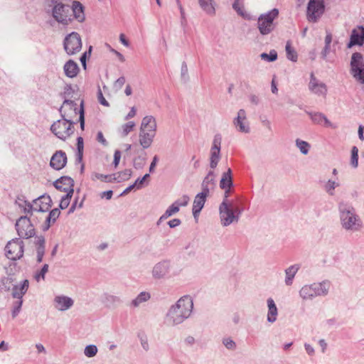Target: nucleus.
<instances>
[{"instance_id": "1", "label": "nucleus", "mask_w": 364, "mask_h": 364, "mask_svg": "<svg viewBox=\"0 0 364 364\" xmlns=\"http://www.w3.org/2000/svg\"><path fill=\"white\" fill-rule=\"evenodd\" d=\"M193 302L189 296L180 299L176 306L169 310L167 314V321L170 324H178L188 318L192 311Z\"/></svg>"}, {"instance_id": "2", "label": "nucleus", "mask_w": 364, "mask_h": 364, "mask_svg": "<svg viewBox=\"0 0 364 364\" xmlns=\"http://www.w3.org/2000/svg\"><path fill=\"white\" fill-rule=\"evenodd\" d=\"M60 112L63 117L62 119H68L70 122H73L79 115L80 127L82 129H84L85 119L82 102L78 105L72 100H65L60 109Z\"/></svg>"}, {"instance_id": "3", "label": "nucleus", "mask_w": 364, "mask_h": 364, "mask_svg": "<svg viewBox=\"0 0 364 364\" xmlns=\"http://www.w3.org/2000/svg\"><path fill=\"white\" fill-rule=\"evenodd\" d=\"M278 9H274L259 17L257 27L261 34L267 35L273 31L274 28V20L278 17Z\"/></svg>"}, {"instance_id": "4", "label": "nucleus", "mask_w": 364, "mask_h": 364, "mask_svg": "<svg viewBox=\"0 0 364 364\" xmlns=\"http://www.w3.org/2000/svg\"><path fill=\"white\" fill-rule=\"evenodd\" d=\"M50 129L58 138L65 140L74 132L73 122L68 119H60L52 124Z\"/></svg>"}, {"instance_id": "5", "label": "nucleus", "mask_w": 364, "mask_h": 364, "mask_svg": "<svg viewBox=\"0 0 364 364\" xmlns=\"http://www.w3.org/2000/svg\"><path fill=\"white\" fill-rule=\"evenodd\" d=\"M350 73L356 81L364 84V60L363 55L359 53L352 55Z\"/></svg>"}, {"instance_id": "6", "label": "nucleus", "mask_w": 364, "mask_h": 364, "mask_svg": "<svg viewBox=\"0 0 364 364\" xmlns=\"http://www.w3.org/2000/svg\"><path fill=\"white\" fill-rule=\"evenodd\" d=\"M64 49L67 54L73 55L78 53L82 49V40L76 32L68 34L64 40Z\"/></svg>"}, {"instance_id": "7", "label": "nucleus", "mask_w": 364, "mask_h": 364, "mask_svg": "<svg viewBox=\"0 0 364 364\" xmlns=\"http://www.w3.org/2000/svg\"><path fill=\"white\" fill-rule=\"evenodd\" d=\"M16 230L19 237L22 238H30L36 233L34 225L28 216H22L17 220Z\"/></svg>"}, {"instance_id": "8", "label": "nucleus", "mask_w": 364, "mask_h": 364, "mask_svg": "<svg viewBox=\"0 0 364 364\" xmlns=\"http://www.w3.org/2000/svg\"><path fill=\"white\" fill-rule=\"evenodd\" d=\"M53 16L59 23L68 24L71 20V9L68 5L56 4L53 9Z\"/></svg>"}, {"instance_id": "9", "label": "nucleus", "mask_w": 364, "mask_h": 364, "mask_svg": "<svg viewBox=\"0 0 364 364\" xmlns=\"http://www.w3.org/2000/svg\"><path fill=\"white\" fill-rule=\"evenodd\" d=\"M6 255L11 260L20 259L23 254V244L21 240H13L6 246Z\"/></svg>"}, {"instance_id": "10", "label": "nucleus", "mask_w": 364, "mask_h": 364, "mask_svg": "<svg viewBox=\"0 0 364 364\" xmlns=\"http://www.w3.org/2000/svg\"><path fill=\"white\" fill-rule=\"evenodd\" d=\"M29 287V282L27 279L23 281L19 285H15L12 289V296L14 298L18 299V301L16 302V306L13 311V317H15L19 312L22 305V297L26 293Z\"/></svg>"}, {"instance_id": "11", "label": "nucleus", "mask_w": 364, "mask_h": 364, "mask_svg": "<svg viewBox=\"0 0 364 364\" xmlns=\"http://www.w3.org/2000/svg\"><path fill=\"white\" fill-rule=\"evenodd\" d=\"M324 5L323 0H310L307 9V16L309 21H316L323 13Z\"/></svg>"}, {"instance_id": "12", "label": "nucleus", "mask_w": 364, "mask_h": 364, "mask_svg": "<svg viewBox=\"0 0 364 364\" xmlns=\"http://www.w3.org/2000/svg\"><path fill=\"white\" fill-rule=\"evenodd\" d=\"M52 200L50 196H43L33 200L31 206V216L33 212H47L51 208Z\"/></svg>"}, {"instance_id": "13", "label": "nucleus", "mask_w": 364, "mask_h": 364, "mask_svg": "<svg viewBox=\"0 0 364 364\" xmlns=\"http://www.w3.org/2000/svg\"><path fill=\"white\" fill-rule=\"evenodd\" d=\"M340 209L341 210V218L343 227L346 229H357L359 223L354 213L350 210H342L341 206H340Z\"/></svg>"}, {"instance_id": "14", "label": "nucleus", "mask_w": 364, "mask_h": 364, "mask_svg": "<svg viewBox=\"0 0 364 364\" xmlns=\"http://www.w3.org/2000/svg\"><path fill=\"white\" fill-rule=\"evenodd\" d=\"M54 185L58 190L65 192L68 196L73 194L74 182L70 177H61L55 182Z\"/></svg>"}, {"instance_id": "15", "label": "nucleus", "mask_w": 364, "mask_h": 364, "mask_svg": "<svg viewBox=\"0 0 364 364\" xmlns=\"http://www.w3.org/2000/svg\"><path fill=\"white\" fill-rule=\"evenodd\" d=\"M209 193V189L208 188H203V191L195 197L193 204V214L195 218L197 217L198 213L200 212L205 203L206 197Z\"/></svg>"}, {"instance_id": "16", "label": "nucleus", "mask_w": 364, "mask_h": 364, "mask_svg": "<svg viewBox=\"0 0 364 364\" xmlns=\"http://www.w3.org/2000/svg\"><path fill=\"white\" fill-rule=\"evenodd\" d=\"M67 163V156L63 151H57L51 157L50 165L55 170H60Z\"/></svg>"}, {"instance_id": "17", "label": "nucleus", "mask_w": 364, "mask_h": 364, "mask_svg": "<svg viewBox=\"0 0 364 364\" xmlns=\"http://www.w3.org/2000/svg\"><path fill=\"white\" fill-rule=\"evenodd\" d=\"M220 144L221 139L220 137L215 136L213 146L210 150V167L212 168H215L220 159Z\"/></svg>"}, {"instance_id": "18", "label": "nucleus", "mask_w": 364, "mask_h": 364, "mask_svg": "<svg viewBox=\"0 0 364 364\" xmlns=\"http://www.w3.org/2000/svg\"><path fill=\"white\" fill-rule=\"evenodd\" d=\"M309 88L313 93L318 95L326 96L327 92L326 85L323 82H319L313 73L311 74Z\"/></svg>"}, {"instance_id": "19", "label": "nucleus", "mask_w": 364, "mask_h": 364, "mask_svg": "<svg viewBox=\"0 0 364 364\" xmlns=\"http://www.w3.org/2000/svg\"><path fill=\"white\" fill-rule=\"evenodd\" d=\"M220 213L223 225H228L233 222L235 218L234 214L232 210L228 208L225 200H224L220 205Z\"/></svg>"}, {"instance_id": "20", "label": "nucleus", "mask_w": 364, "mask_h": 364, "mask_svg": "<svg viewBox=\"0 0 364 364\" xmlns=\"http://www.w3.org/2000/svg\"><path fill=\"white\" fill-rule=\"evenodd\" d=\"M156 119L153 116L149 115L142 119L140 131L156 134Z\"/></svg>"}, {"instance_id": "21", "label": "nucleus", "mask_w": 364, "mask_h": 364, "mask_svg": "<svg viewBox=\"0 0 364 364\" xmlns=\"http://www.w3.org/2000/svg\"><path fill=\"white\" fill-rule=\"evenodd\" d=\"M236 127H239V131L241 132H249V126L247 122L246 113L244 109H240L237 113V117L234 121Z\"/></svg>"}, {"instance_id": "22", "label": "nucleus", "mask_w": 364, "mask_h": 364, "mask_svg": "<svg viewBox=\"0 0 364 364\" xmlns=\"http://www.w3.org/2000/svg\"><path fill=\"white\" fill-rule=\"evenodd\" d=\"M308 114L314 124H321L326 127L336 128V126H334L322 113L309 112Z\"/></svg>"}, {"instance_id": "23", "label": "nucleus", "mask_w": 364, "mask_h": 364, "mask_svg": "<svg viewBox=\"0 0 364 364\" xmlns=\"http://www.w3.org/2000/svg\"><path fill=\"white\" fill-rule=\"evenodd\" d=\"M63 70L65 75L70 78L76 77L80 71L77 63L73 60H69L65 63Z\"/></svg>"}, {"instance_id": "24", "label": "nucleus", "mask_w": 364, "mask_h": 364, "mask_svg": "<svg viewBox=\"0 0 364 364\" xmlns=\"http://www.w3.org/2000/svg\"><path fill=\"white\" fill-rule=\"evenodd\" d=\"M364 41V29L359 28L353 31L348 46L362 45Z\"/></svg>"}, {"instance_id": "25", "label": "nucleus", "mask_w": 364, "mask_h": 364, "mask_svg": "<svg viewBox=\"0 0 364 364\" xmlns=\"http://www.w3.org/2000/svg\"><path fill=\"white\" fill-rule=\"evenodd\" d=\"M156 134L145 132H139V144L144 149L149 148L154 140Z\"/></svg>"}, {"instance_id": "26", "label": "nucleus", "mask_w": 364, "mask_h": 364, "mask_svg": "<svg viewBox=\"0 0 364 364\" xmlns=\"http://www.w3.org/2000/svg\"><path fill=\"white\" fill-rule=\"evenodd\" d=\"M202 10L208 15L213 16L215 14V4L213 0H198Z\"/></svg>"}, {"instance_id": "27", "label": "nucleus", "mask_w": 364, "mask_h": 364, "mask_svg": "<svg viewBox=\"0 0 364 364\" xmlns=\"http://www.w3.org/2000/svg\"><path fill=\"white\" fill-rule=\"evenodd\" d=\"M71 11L74 17L80 22L85 19L84 11L82 5L77 1H73Z\"/></svg>"}, {"instance_id": "28", "label": "nucleus", "mask_w": 364, "mask_h": 364, "mask_svg": "<svg viewBox=\"0 0 364 364\" xmlns=\"http://www.w3.org/2000/svg\"><path fill=\"white\" fill-rule=\"evenodd\" d=\"M57 308L60 311L69 309L73 304V300L67 296H57L55 299Z\"/></svg>"}, {"instance_id": "29", "label": "nucleus", "mask_w": 364, "mask_h": 364, "mask_svg": "<svg viewBox=\"0 0 364 364\" xmlns=\"http://www.w3.org/2000/svg\"><path fill=\"white\" fill-rule=\"evenodd\" d=\"M132 173V170L129 168L115 173L112 174V183H121L123 181H128L130 178Z\"/></svg>"}, {"instance_id": "30", "label": "nucleus", "mask_w": 364, "mask_h": 364, "mask_svg": "<svg viewBox=\"0 0 364 364\" xmlns=\"http://www.w3.org/2000/svg\"><path fill=\"white\" fill-rule=\"evenodd\" d=\"M267 304L269 308L267 320L269 322L272 323L277 319V309L272 299H269L267 300Z\"/></svg>"}, {"instance_id": "31", "label": "nucleus", "mask_w": 364, "mask_h": 364, "mask_svg": "<svg viewBox=\"0 0 364 364\" xmlns=\"http://www.w3.org/2000/svg\"><path fill=\"white\" fill-rule=\"evenodd\" d=\"M300 295L305 299H311L317 296L314 284L312 285H306L303 287L300 290Z\"/></svg>"}, {"instance_id": "32", "label": "nucleus", "mask_w": 364, "mask_h": 364, "mask_svg": "<svg viewBox=\"0 0 364 364\" xmlns=\"http://www.w3.org/2000/svg\"><path fill=\"white\" fill-rule=\"evenodd\" d=\"M232 185L231 178V169L229 168L228 171L223 173L220 180V186L223 189L230 188Z\"/></svg>"}, {"instance_id": "33", "label": "nucleus", "mask_w": 364, "mask_h": 364, "mask_svg": "<svg viewBox=\"0 0 364 364\" xmlns=\"http://www.w3.org/2000/svg\"><path fill=\"white\" fill-rule=\"evenodd\" d=\"M299 269V266L297 264L292 265L287 268L285 270L286 274V279L285 282L287 285H291L292 284V279L294 277L295 274L298 272Z\"/></svg>"}, {"instance_id": "34", "label": "nucleus", "mask_w": 364, "mask_h": 364, "mask_svg": "<svg viewBox=\"0 0 364 364\" xmlns=\"http://www.w3.org/2000/svg\"><path fill=\"white\" fill-rule=\"evenodd\" d=\"M92 180L94 181H100L105 183H112V174L105 175L99 173L92 174Z\"/></svg>"}, {"instance_id": "35", "label": "nucleus", "mask_w": 364, "mask_h": 364, "mask_svg": "<svg viewBox=\"0 0 364 364\" xmlns=\"http://www.w3.org/2000/svg\"><path fill=\"white\" fill-rule=\"evenodd\" d=\"M317 296L325 295L327 294L330 284L328 282H323L319 284H314Z\"/></svg>"}, {"instance_id": "36", "label": "nucleus", "mask_w": 364, "mask_h": 364, "mask_svg": "<svg viewBox=\"0 0 364 364\" xmlns=\"http://www.w3.org/2000/svg\"><path fill=\"white\" fill-rule=\"evenodd\" d=\"M37 242L38 244V247L37 248V261L41 262L44 255L45 240L43 237H38Z\"/></svg>"}, {"instance_id": "37", "label": "nucleus", "mask_w": 364, "mask_h": 364, "mask_svg": "<svg viewBox=\"0 0 364 364\" xmlns=\"http://www.w3.org/2000/svg\"><path fill=\"white\" fill-rule=\"evenodd\" d=\"M179 210L178 205L175 203H173L164 213V214L160 218V220H165L172 215L178 213Z\"/></svg>"}, {"instance_id": "38", "label": "nucleus", "mask_w": 364, "mask_h": 364, "mask_svg": "<svg viewBox=\"0 0 364 364\" xmlns=\"http://www.w3.org/2000/svg\"><path fill=\"white\" fill-rule=\"evenodd\" d=\"M286 52L287 58L291 61H296L297 60V54L294 48L291 46V43L288 41L286 45Z\"/></svg>"}, {"instance_id": "39", "label": "nucleus", "mask_w": 364, "mask_h": 364, "mask_svg": "<svg viewBox=\"0 0 364 364\" xmlns=\"http://www.w3.org/2000/svg\"><path fill=\"white\" fill-rule=\"evenodd\" d=\"M215 179V174L213 171H210L206 176L203 182V189L208 188L209 189V185L213 183Z\"/></svg>"}, {"instance_id": "40", "label": "nucleus", "mask_w": 364, "mask_h": 364, "mask_svg": "<svg viewBox=\"0 0 364 364\" xmlns=\"http://www.w3.org/2000/svg\"><path fill=\"white\" fill-rule=\"evenodd\" d=\"M136 124L134 122H129L122 126V134L123 136H127L129 132H131L134 128L135 127Z\"/></svg>"}, {"instance_id": "41", "label": "nucleus", "mask_w": 364, "mask_h": 364, "mask_svg": "<svg viewBox=\"0 0 364 364\" xmlns=\"http://www.w3.org/2000/svg\"><path fill=\"white\" fill-rule=\"evenodd\" d=\"M48 271V264H46L43 265V268L41 271L36 273L34 278L37 282H40L41 280H44L45 275Z\"/></svg>"}, {"instance_id": "42", "label": "nucleus", "mask_w": 364, "mask_h": 364, "mask_svg": "<svg viewBox=\"0 0 364 364\" xmlns=\"http://www.w3.org/2000/svg\"><path fill=\"white\" fill-rule=\"evenodd\" d=\"M338 186V183L329 180L325 185V190L328 194L333 196L334 194V189Z\"/></svg>"}, {"instance_id": "43", "label": "nucleus", "mask_w": 364, "mask_h": 364, "mask_svg": "<svg viewBox=\"0 0 364 364\" xmlns=\"http://www.w3.org/2000/svg\"><path fill=\"white\" fill-rule=\"evenodd\" d=\"M351 164L355 168L358 165V149L356 146H353L351 150Z\"/></svg>"}, {"instance_id": "44", "label": "nucleus", "mask_w": 364, "mask_h": 364, "mask_svg": "<svg viewBox=\"0 0 364 364\" xmlns=\"http://www.w3.org/2000/svg\"><path fill=\"white\" fill-rule=\"evenodd\" d=\"M60 214V210L58 208L53 209L49 215L46 217V220L50 223L52 221L54 223Z\"/></svg>"}, {"instance_id": "45", "label": "nucleus", "mask_w": 364, "mask_h": 364, "mask_svg": "<svg viewBox=\"0 0 364 364\" xmlns=\"http://www.w3.org/2000/svg\"><path fill=\"white\" fill-rule=\"evenodd\" d=\"M150 296L146 292H142L141 293L138 297L133 301V304L136 306L142 301H145L149 299Z\"/></svg>"}, {"instance_id": "46", "label": "nucleus", "mask_w": 364, "mask_h": 364, "mask_svg": "<svg viewBox=\"0 0 364 364\" xmlns=\"http://www.w3.org/2000/svg\"><path fill=\"white\" fill-rule=\"evenodd\" d=\"M296 145L301 153L304 154H306L308 153L309 144L307 142L297 139Z\"/></svg>"}, {"instance_id": "47", "label": "nucleus", "mask_w": 364, "mask_h": 364, "mask_svg": "<svg viewBox=\"0 0 364 364\" xmlns=\"http://www.w3.org/2000/svg\"><path fill=\"white\" fill-rule=\"evenodd\" d=\"M97 348L94 345L87 346L85 349V354L87 357H93L96 355Z\"/></svg>"}, {"instance_id": "48", "label": "nucleus", "mask_w": 364, "mask_h": 364, "mask_svg": "<svg viewBox=\"0 0 364 364\" xmlns=\"http://www.w3.org/2000/svg\"><path fill=\"white\" fill-rule=\"evenodd\" d=\"M72 196L73 195L68 196V194H65L64 196L61 197L60 203V207L61 209H65L66 208L68 207Z\"/></svg>"}, {"instance_id": "49", "label": "nucleus", "mask_w": 364, "mask_h": 364, "mask_svg": "<svg viewBox=\"0 0 364 364\" xmlns=\"http://www.w3.org/2000/svg\"><path fill=\"white\" fill-rule=\"evenodd\" d=\"M261 58L265 60L274 61L277 58V54L275 51L270 52L269 55L264 53L261 54Z\"/></svg>"}, {"instance_id": "50", "label": "nucleus", "mask_w": 364, "mask_h": 364, "mask_svg": "<svg viewBox=\"0 0 364 364\" xmlns=\"http://www.w3.org/2000/svg\"><path fill=\"white\" fill-rule=\"evenodd\" d=\"M120 159H121V152L119 150H116L114 154V161H113V164H114V168H117V166H119Z\"/></svg>"}, {"instance_id": "51", "label": "nucleus", "mask_w": 364, "mask_h": 364, "mask_svg": "<svg viewBox=\"0 0 364 364\" xmlns=\"http://www.w3.org/2000/svg\"><path fill=\"white\" fill-rule=\"evenodd\" d=\"M189 202V198L187 196H183L182 198L175 202L176 204L178 205V208L181 206H186Z\"/></svg>"}, {"instance_id": "52", "label": "nucleus", "mask_w": 364, "mask_h": 364, "mask_svg": "<svg viewBox=\"0 0 364 364\" xmlns=\"http://www.w3.org/2000/svg\"><path fill=\"white\" fill-rule=\"evenodd\" d=\"M97 99H98V101L100 102V103L105 107H108L109 106V103L108 102L105 100V98L104 97L103 95H102V90L100 89H99L98 90V92H97Z\"/></svg>"}, {"instance_id": "53", "label": "nucleus", "mask_w": 364, "mask_h": 364, "mask_svg": "<svg viewBox=\"0 0 364 364\" xmlns=\"http://www.w3.org/2000/svg\"><path fill=\"white\" fill-rule=\"evenodd\" d=\"M159 272L162 274L165 273V269L163 265L157 264L155 266L154 271H153L154 275L155 277H160V275L159 274Z\"/></svg>"}, {"instance_id": "54", "label": "nucleus", "mask_w": 364, "mask_h": 364, "mask_svg": "<svg viewBox=\"0 0 364 364\" xmlns=\"http://www.w3.org/2000/svg\"><path fill=\"white\" fill-rule=\"evenodd\" d=\"M97 141L101 143L103 145H107V142L105 139V138L104 137V135L102 134V132H99L97 134Z\"/></svg>"}, {"instance_id": "55", "label": "nucleus", "mask_w": 364, "mask_h": 364, "mask_svg": "<svg viewBox=\"0 0 364 364\" xmlns=\"http://www.w3.org/2000/svg\"><path fill=\"white\" fill-rule=\"evenodd\" d=\"M331 41H332L331 35V34L326 35V36L325 38V43H326V46H325V49H324L325 54L326 53L327 50L328 49V47L331 43Z\"/></svg>"}, {"instance_id": "56", "label": "nucleus", "mask_w": 364, "mask_h": 364, "mask_svg": "<svg viewBox=\"0 0 364 364\" xmlns=\"http://www.w3.org/2000/svg\"><path fill=\"white\" fill-rule=\"evenodd\" d=\"M223 343L229 349H232L235 346V342L230 339L224 340Z\"/></svg>"}, {"instance_id": "57", "label": "nucleus", "mask_w": 364, "mask_h": 364, "mask_svg": "<svg viewBox=\"0 0 364 364\" xmlns=\"http://www.w3.org/2000/svg\"><path fill=\"white\" fill-rule=\"evenodd\" d=\"M181 223V220L179 219H173L168 222V225L170 228H175L179 225Z\"/></svg>"}, {"instance_id": "58", "label": "nucleus", "mask_w": 364, "mask_h": 364, "mask_svg": "<svg viewBox=\"0 0 364 364\" xmlns=\"http://www.w3.org/2000/svg\"><path fill=\"white\" fill-rule=\"evenodd\" d=\"M119 41L126 47H128L129 46V41L126 39L124 34H123V33L120 34Z\"/></svg>"}, {"instance_id": "59", "label": "nucleus", "mask_w": 364, "mask_h": 364, "mask_svg": "<svg viewBox=\"0 0 364 364\" xmlns=\"http://www.w3.org/2000/svg\"><path fill=\"white\" fill-rule=\"evenodd\" d=\"M136 109L134 107H132L131 110L127 114V115L126 116L125 119H128L134 117L136 115Z\"/></svg>"}, {"instance_id": "60", "label": "nucleus", "mask_w": 364, "mask_h": 364, "mask_svg": "<svg viewBox=\"0 0 364 364\" xmlns=\"http://www.w3.org/2000/svg\"><path fill=\"white\" fill-rule=\"evenodd\" d=\"M233 8L238 12L239 14L243 15L241 9L239 6V0H235V3L233 4Z\"/></svg>"}, {"instance_id": "61", "label": "nucleus", "mask_w": 364, "mask_h": 364, "mask_svg": "<svg viewBox=\"0 0 364 364\" xmlns=\"http://www.w3.org/2000/svg\"><path fill=\"white\" fill-rule=\"evenodd\" d=\"M112 52H113L117 55V57L119 58V60L121 62H124L125 60L124 55L122 53H120L119 52H118L114 49H112Z\"/></svg>"}, {"instance_id": "62", "label": "nucleus", "mask_w": 364, "mask_h": 364, "mask_svg": "<svg viewBox=\"0 0 364 364\" xmlns=\"http://www.w3.org/2000/svg\"><path fill=\"white\" fill-rule=\"evenodd\" d=\"M113 192L112 191H105L102 193V197H105L107 199H110L112 196Z\"/></svg>"}, {"instance_id": "63", "label": "nucleus", "mask_w": 364, "mask_h": 364, "mask_svg": "<svg viewBox=\"0 0 364 364\" xmlns=\"http://www.w3.org/2000/svg\"><path fill=\"white\" fill-rule=\"evenodd\" d=\"M143 183H144L143 179H141H141L138 178V179L135 181V183H134V184L135 185V186H136V188L137 189H139V188H141Z\"/></svg>"}, {"instance_id": "64", "label": "nucleus", "mask_w": 364, "mask_h": 364, "mask_svg": "<svg viewBox=\"0 0 364 364\" xmlns=\"http://www.w3.org/2000/svg\"><path fill=\"white\" fill-rule=\"evenodd\" d=\"M156 162H157V157L154 156V159H153V161L151 162V164L150 165V168H149V171H152L154 169V168L156 166Z\"/></svg>"}]
</instances>
